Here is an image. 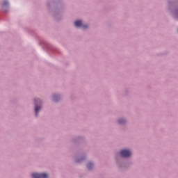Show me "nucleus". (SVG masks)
Wrapping results in <instances>:
<instances>
[{
	"mask_svg": "<svg viewBox=\"0 0 178 178\" xmlns=\"http://www.w3.org/2000/svg\"><path fill=\"white\" fill-rule=\"evenodd\" d=\"M120 155L123 158H129L131 155V152L129 149H122L120 151Z\"/></svg>",
	"mask_w": 178,
	"mask_h": 178,
	"instance_id": "1",
	"label": "nucleus"
},
{
	"mask_svg": "<svg viewBox=\"0 0 178 178\" xmlns=\"http://www.w3.org/2000/svg\"><path fill=\"white\" fill-rule=\"evenodd\" d=\"M32 178H48V174L42 173H33L32 174Z\"/></svg>",
	"mask_w": 178,
	"mask_h": 178,
	"instance_id": "2",
	"label": "nucleus"
},
{
	"mask_svg": "<svg viewBox=\"0 0 178 178\" xmlns=\"http://www.w3.org/2000/svg\"><path fill=\"white\" fill-rule=\"evenodd\" d=\"M76 27H82L83 29H87L88 26L83 25V22L81 20H77L74 22Z\"/></svg>",
	"mask_w": 178,
	"mask_h": 178,
	"instance_id": "3",
	"label": "nucleus"
},
{
	"mask_svg": "<svg viewBox=\"0 0 178 178\" xmlns=\"http://www.w3.org/2000/svg\"><path fill=\"white\" fill-rule=\"evenodd\" d=\"M38 99H35V116H38V111L41 109V107L37 106V103L38 102Z\"/></svg>",
	"mask_w": 178,
	"mask_h": 178,
	"instance_id": "4",
	"label": "nucleus"
},
{
	"mask_svg": "<svg viewBox=\"0 0 178 178\" xmlns=\"http://www.w3.org/2000/svg\"><path fill=\"white\" fill-rule=\"evenodd\" d=\"M92 166H94V165L92 164V163H88L87 165V168L88 169H92Z\"/></svg>",
	"mask_w": 178,
	"mask_h": 178,
	"instance_id": "5",
	"label": "nucleus"
},
{
	"mask_svg": "<svg viewBox=\"0 0 178 178\" xmlns=\"http://www.w3.org/2000/svg\"><path fill=\"white\" fill-rule=\"evenodd\" d=\"M124 122H125L124 119L118 120V123H120V124H123V123H124Z\"/></svg>",
	"mask_w": 178,
	"mask_h": 178,
	"instance_id": "6",
	"label": "nucleus"
},
{
	"mask_svg": "<svg viewBox=\"0 0 178 178\" xmlns=\"http://www.w3.org/2000/svg\"><path fill=\"white\" fill-rule=\"evenodd\" d=\"M56 98H59V96H58V95H54V101H56Z\"/></svg>",
	"mask_w": 178,
	"mask_h": 178,
	"instance_id": "7",
	"label": "nucleus"
},
{
	"mask_svg": "<svg viewBox=\"0 0 178 178\" xmlns=\"http://www.w3.org/2000/svg\"><path fill=\"white\" fill-rule=\"evenodd\" d=\"M3 5L5 6V5H8V1H4L3 2Z\"/></svg>",
	"mask_w": 178,
	"mask_h": 178,
	"instance_id": "8",
	"label": "nucleus"
}]
</instances>
